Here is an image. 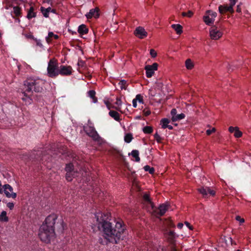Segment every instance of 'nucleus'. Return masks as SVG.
I'll use <instances>...</instances> for the list:
<instances>
[{"mask_svg": "<svg viewBox=\"0 0 251 251\" xmlns=\"http://www.w3.org/2000/svg\"><path fill=\"white\" fill-rule=\"evenodd\" d=\"M57 216L50 214L45 219V223L40 226L38 235L41 240L46 243H49L54 238V225Z\"/></svg>", "mask_w": 251, "mask_h": 251, "instance_id": "nucleus-2", "label": "nucleus"}, {"mask_svg": "<svg viewBox=\"0 0 251 251\" xmlns=\"http://www.w3.org/2000/svg\"><path fill=\"white\" fill-rule=\"evenodd\" d=\"M185 117V115L183 113H181L179 114H176V115L175 116H173V117H172V121L174 122L177 121L182 120L184 119Z\"/></svg>", "mask_w": 251, "mask_h": 251, "instance_id": "nucleus-21", "label": "nucleus"}, {"mask_svg": "<svg viewBox=\"0 0 251 251\" xmlns=\"http://www.w3.org/2000/svg\"><path fill=\"white\" fill-rule=\"evenodd\" d=\"M235 219L237 220V221H238L240 222V223H243L244 222H245V220L243 218H241L240 217V216H236L235 217Z\"/></svg>", "mask_w": 251, "mask_h": 251, "instance_id": "nucleus-46", "label": "nucleus"}, {"mask_svg": "<svg viewBox=\"0 0 251 251\" xmlns=\"http://www.w3.org/2000/svg\"><path fill=\"white\" fill-rule=\"evenodd\" d=\"M84 130L87 135L91 137L94 141L99 143L102 142V138L99 136L94 127L91 126H84Z\"/></svg>", "mask_w": 251, "mask_h": 251, "instance_id": "nucleus-5", "label": "nucleus"}, {"mask_svg": "<svg viewBox=\"0 0 251 251\" xmlns=\"http://www.w3.org/2000/svg\"><path fill=\"white\" fill-rule=\"evenodd\" d=\"M84 62L82 60H79L78 61L77 65L79 67H83L84 66Z\"/></svg>", "mask_w": 251, "mask_h": 251, "instance_id": "nucleus-54", "label": "nucleus"}, {"mask_svg": "<svg viewBox=\"0 0 251 251\" xmlns=\"http://www.w3.org/2000/svg\"><path fill=\"white\" fill-rule=\"evenodd\" d=\"M238 0H229L230 4L228 6L227 4L220 5L219 6V11L221 14H224L226 12H229L231 13L234 12L233 7L235 5Z\"/></svg>", "mask_w": 251, "mask_h": 251, "instance_id": "nucleus-6", "label": "nucleus"}, {"mask_svg": "<svg viewBox=\"0 0 251 251\" xmlns=\"http://www.w3.org/2000/svg\"><path fill=\"white\" fill-rule=\"evenodd\" d=\"M183 226V224L181 223H178L177 225L178 228L181 229Z\"/></svg>", "mask_w": 251, "mask_h": 251, "instance_id": "nucleus-58", "label": "nucleus"}, {"mask_svg": "<svg viewBox=\"0 0 251 251\" xmlns=\"http://www.w3.org/2000/svg\"><path fill=\"white\" fill-rule=\"evenodd\" d=\"M25 36L28 39H32L33 40H34L35 39V38L33 37V36L30 34H26Z\"/></svg>", "mask_w": 251, "mask_h": 251, "instance_id": "nucleus-56", "label": "nucleus"}, {"mask_svg": "<svg viewBox=\"0 0 251 251\" xmlns=\"http://www.w3.org/2000/svg\"><path fill=\"white\" fill-rule=\"evenodd\" d=\"M144 169L145 171H148L151 174H153L154 172V169L153 167H151L149 165L145 166Z\"/></svg>", "mask_w": 251, "mask_h": 251, "instance_id": "nucleus-33", "label": "nucleus"}, {"mask_svg": "<svg viewBox=\"0 0 251 251\" xmlns=\"http://www.w3.org/2000/svg\"><path fill=\"white\" fill-rule=\"evenodd\" d=\"M110 214L98 213L95 214V217L98 223V227L103 231L104 237L113 244H117L121 238L122 235L125 231V227L120 222L114 224L108 221Z\"/></svg>", "mask_w": 251, "mask_h": 251, "instance_id": "nucleus-1", "label": "nucleus"}, {"mask_svg": "<svg viewBox=\"0 0 251 251\" xmlns=\"http://www.w3.org/2000/svg\"><path fill=\"white\" fill-rule=\"evenodd\" d=\"M185 66L188 70H191L193 68L194 64L190 59H187L186 60Z\"/></svg>", "mask_w": 251, "mask_h": 251, "instance_id": "nucleus-27", "label": "nucleus"}, {"mask_svg": "<svg viewBox=\"0 0 251 251\" xmlns=\"http://www.w3.org/2000/svg\"><path fill=\"white\" fill-rule=\"evenodd\" d=\"M132 104H133V106L134 107H136L137 106V100H135V99H133V100H132Z\"/></svg>", "mask_w": 251, "mask_h": 251, "instance_id": "nucleus-57", "label": "nucleus"}, {"mask_svg": "<svg viewBox=\"0 0 251 251\" xmlns=\"http://www.w3.org/2000/svg\"><path fill=\"white\" fill-rule=\"evenodd\" d=\"M72 67L71 66H66L61 65L60 67L59 75H69L72 74Z\"/></svg>", "mask_w": 251, "mask_h": 251, "instance_id": "nucleus-13", "label": "nucleus"}, {"mask_svg": "<svg viewBox=\"0 0 251 251\" xmlns=\"http://www.w3.org/2000/svg\"><path fill=\"white\" fill-rule=\"evenodd\" d=\"M177 114V111L176 110V109L175 108H173L172 109L171 111V115L172 116V117H173V116H175Z\"/></svg>", "mask_w": 251, "mask_h": 251, "instance_id": "nucleus-45", "label": "nucleus"}, {"mask_svg": "<svg viewBox=\"0 0 251 251\" xmlns=\"http://www.w3.org/2000/svg\"><path fill=\"white\" fill-rule=\"evenodd\" d=\"M170 121L167 118L162 119L161 120V123L162 124V128H166L168 125V124L170 123Z\"/></svg>", "mask_w": 251, "mask_h": 251, "instance_id": "nucleus-28", "label": "nucleus"}, {"mask_svg": "<svg viewBox=\"0 0 251 251\" xmlns=\"http://www.w3.org/2000/svg\"><path fill=\"white\" fill-rule=\"evenodd\" d=\"M134 34L140 39H143L147 36L148 33L142 26L137 27L135 31Z\"/></svg>", "mask_w": 251, "mask_h": 251, "instance_id": "nucleus-11", "label": "nucleus"}, {"mask_svg": "<svg viewBox=\"0 0 251 251\" xmlns=\"http://www.w3.org/2000/svg\"><path fill=\"white\" fill-rule=\"evenodd\" d=\"M209 34L211 39L216 40L222 37L223 33L218 28L217 26L213 25L210 28Z\"/></svg>", "mask_w": 251, "mask_h": 251, "instance_id": "nucleus-8", "label": "nucleus"}, {"mask_svg": "<svg viewBox=\"0 0 251 251\" xmlns=\"http://www.w3.org/2000/svg\"><path fill=\"white\" fill-rule=\"evenodd\" d=\"M13 13L16 16H19L21 14L20 8L18 6L13 7Z\"/></svg>", "mask_w": 251, "mask_h": 251, "instance_id": "nucleus-36", "label": "nucleus"}, {"mask_svg": "<svg viewBox=\"0 0 251 251\" xmlns=\"http://www.w3.org/2000/svg\"><path fill=\"white\" fill-rule=\"evenodd\" d=\"M52 37H54L55 39H57L59 38L57 35L54 34L52 32H49L48 33V36L46 38L47 42L48 43L51 42L50 38Z\"/></svg>", "mask_w": 251, "mask_h": 251, "instance_id": "nucleus-24", "label": "nucleus"}, {"mask_svg": "<svg viewBox=\"0 0 251 251\" xmlns=\"http://www.w3.org/2000/svg\"><path fill=\"white\" fill-rule=\"evenodd\" d=\"M59 69L57 60L54 58L50 59L47 68L48 75L52 78L56 77L59 75Z\"/></svg>", "mask_w": 251, "mask_h": 251, "instance_id": "nucleus-4", "label": "nucleus"}, {"mask_svg": "<svg viewBox=\"0 0 251 251\" xmlns=\"http://www.w3.org/2000/svg\"><path fill=\"white\" fill-rule=\"evenodd\" d=\"M171 27L175 29L177 34H180L182 32V26L179 24H173Z\"/></svg>", "mask_w": 251, "mask_h": 251, "instance_id": "nucleus-17", "label": "nucleus"}, {"mask_svg": "<svg viewBox=\"0 0 251 251\" xmlns=\"http://www.w3.org/2000/svg\"><path fill=\"white\" fill-rule=\"evenodd\" d=\"M14 204L13 202H8L7 204V206L10 209L12 210L14 208Z\"/></svg>", "mask_w": 251, "mask_h": 251, "instance_id": "nucleus-49", "label": "nucleus"}, {"mask_svg": "<svg viewBox=\"0 0 251 251\" xmlns=\"http://www.w3.org/2000/svg\"><path fill=\"white\" fill-rule=\"evenodd\" d=\"M175 233L174 232V231H170L169 232V236L171 237V238H174L175 237Z\"/></svg>", "mask_w": 251, "mask_h": 251, "instance_id": "nucleus-52", "label": "nucleus"}, {"mask_svg": "<svg viewBox=\"0 0 251 251\" xmlns=\"http://www.w3.org/2000/svg\"><path fill=\"white\" fill-rule=\"evenodd\" d=\"M185 224L186 226L191 230L193 229V227L192 226H191L190 224L188 223V222H185Z\"/></svg>", "mask_w": 251, "mask_h": 251, "instance_id": "nucleus-55", "label": "nucleus"}, {"mask_svg": "<svg viewBox=\"0 0 251 251\" xmlns=\"http://www.w3.org/2000/svg\"><path fill=\"white\" fill-rule=\"evenodd\" d=\"M104 237V240L102 239L101 238H100L99 239V242L101 244H102V245H104V244H107L108 243H110L109 241L107 240V239L106 238H105V237Z\"/></svg>", "mask_w": 251, "mask_h": 251, "instance_id": "nucleus-38", "label": "nucleus"}, {"mask_svg": "<svg viewBox=\"0 0 251 251\" xmlns=\"http://www.w3.org/2000/svg\"><path fill=\"white\" fill-rule=\"evenodd\" d=\"M236 130V126L233 127V126H230L228 128V130L230 132L232 133L234 131H235Z\"/></svg>", "mask_w": 251, "mask_h": 251, "instance_id": "nucleus-53", "label": "nucleus"}, {"mask_svg": "<svg viewBox=\"0 0 251 251\" xmlns=\"http://www.w3.org/2000/svg\"><path fill=\"white\" fill-rule=\"evenodd\" d=\"M75 176V173L68 172L66 173V178L68 181H71L72 180V178Z\"/></svg>", "mask_w": 251, "mask_h": 251, "instance_id": "nucleus-31", "label": "nucleus"}, {"mask_svg": "<svg viewBox=\"0 0 251 251\" xmlns=\"http://www.w3.org/2000/svg\"><path fill=\"white\" fill-rule=\"evenodd\" d=\"M115 104L118 106H120L122 104V100L120 98H116V101L115 102Z\"/></svg>", "mask_w": 251, "mask_h": 251, "instance_id": "nucleus-47", "label": "nucleus"}, {"mask_svg": "<svg viewBox=\"0 0 251 251\" xmlns=\"http://www.w3.org/2000/svg\"><path fill=\"white\" fill-rule=\"evenodd\" d=\"M115 108H116V109H117V110L120 111V108H119V107H116Z\"/></svg>", "mask_w": 251, "mask_h": 251, "instance_id": "nucleus-64", "label": "nucleus"}, {"mask_svg": "<svg viewBox=\"0 0 251 251\" xmlns=\"http://www.w3.org/2000/svg\"><path fill=\"white\" fill-rule=\"evenodd\" d=\"M74 166L72 164L70 163L66 165V166L65 167V171L67 173L68 172H72L73 169H74Z\"/></svg>", "mask_w": 251, "mask_h": 251, "instance_id": "nucleus-35", "label": "nucleus"}, {"mask_svg": "<svg viewBox=\"0 0 251 251\" xmlns=\"http://www.w3.org/2000/svg\"><path fill=\"white\" fill-rule=\"evenodd\" d=\"M109 114L111 117L114 118L116 121H119V122L120 121V115L117 112L114 111V110H111L109 112Z\"/></svg>", "mask_w": 251, "mask_h": 251, "instance_id": "nucleus-19", "label": "nucleus"}, {"mask_svg": "<svg viewBox=\"0 0 251 251\" xmlns=\"http://www.w3.org/2000/svg\"><path fill=\"white\" fill-rule=\"evenodd\" d=\"M96 92L94 90H90L88 91L89 96L93 99V102L96 103L97 102V99L95 97Z\"/></svg>", "mask_w": 251, "mask_h": 251, "instance_id": "nucleus-26", "label": "nucleus"}, {"mask_svg": "<svg viewBox=\"0 0 251 251\" xmlns=\"http://www.w3.org/2000/svg\"><path fill=\"white\" fill-rule=\"evenodd\" d=\"M49 156L46 154L43 155L41 158L42 161H47V159H49Z\"/></svg>", "mask_w": 251, "mask_h": 251, "instance_id": "nucleus-51", "label": "nucleus"}, {"mask_svg": "<svg viewBox=\"0 0 251 251\" xmlns=\"http://www.w3.org/2000/svg\"><path fill=\"white\" fill-rule=\"evenodd\" d=\"M158 64L157 63H154L151 65H147L145 67V69L146 71V76L147 77H151L154 73V71L157 70Z\"/></svg>", "mask_w": 251, "mask_h": 251, "instance_id": "nucleus-10", "label": "nucleus"}, {"mask_svg": "<svg viewBox=\"0 0 251 251\" xmlns=\"http://www.w3.org/2000/svg\"><path fill=\"white\" fill-rule=\"evenodd\" d=\"M132 138L133 137L132 134L130 133H128L125 135L124 140L126 142L129 143L131 141Z\"/></svg>", "mask_w": 251, "mask_h": 251, "instance_id": "nucleus-32", "label": "nucleus"}, {"mask_svg": "<svg viewBox=\"0 0 251 251\" xmlns=\"http://www.w3.org/2000/svg\"><path fill=\"white\" fill-rule=\"evenodd\" d=\"M130 154V153H129V155ZM131 155L135 158L136 162H139L140 160L139 157V151L137 150H133L131 152Z\"/></svg>", "mask_w": 251, "mask_h": 251, "instance_id": "nucleus-25", "label": "nucleus"}, {"mask_svg": "<svg viewBox=\"0 0 251 251\" xmlns=\"http://www.w3.org/2000/svg\"><path fill=\"white\" fill-rule=\"evenodd\" d=\"M169 206V204L168 203L161 204L158 208L154 207L153 209H152V212L156 217L162 216L168 209Z\"/></svg>", "mask_w": 251, "mask_h": 251, "instance_id": "nucleus-7", "label": "nucleus"}, {"mask_svg": "<svg viewBox=\"0 0 251 251\" xmlns=\"http://www.w3.org/2000/svg\"><path fill=\"white\" fill-rule=\"evenodd\" d=\"M154 138L158 143H160L162 140L161 137L156 132L154 135Z\"/></svg>", "mask_w": 251, "mask_h": 251, "instance_id": "nucleus-41", "label": "nucleus"}, {"mask_svg": "<svg viewBox=\"0 0 251 251\" xmlns=\"http://www.w3.org/2000/svg\"><path fill=\"white\" fill-rule=\"evenodd\" d=\"M143 131L146 134H150L152 132L153 129L151 126H146L143 128Z\"/></svg>", "mask_w": 251, "mask_h": 251, "instance_id": "nucleus-29", "label": "nucleus"}, {"mask_svg": "<svg viewBox=\"0 0 251 251\" xmlns=\"http://www.w3.org/2000/svg\"><path fill=\"white\" fill-rule=\"evenodd\" d=\"M242 136V132L239 130V127L236 126V130L234 131V136L236 138L241 137Z\"/></svg>", "mask_w": 251, "mask_h": 251, "instance_id": "nucleus-34", "label": "nucleus"}, {"mask_svg": "<svg viewBox=\"0 0 251 251\" xmlns=\"http://www.w3.org/2000/svg\"><path fill=\"white\" fill-rule=\"evenodd\" d=\"M44 82L40 79L28 78L24 82L23 94L25 97L32 100L33 92H41L43 90Z\"/></svg>", "mask_w": 251, "mask_h": 251, "instance_id": "nucleus-3", "label": "nucleus"}, {"mask_svg": "<svg viewBox=\"0 0 251 251\" xmlns=\"http://www.w3.org/2000/svg\"><path fill=\"white\" fill-rule=\"evenodd\" d=\"M150 54L151 56V57H153V58L155 57L156 56V55H157L156 52L153 49H151L150 50Z\"/></svg>", "mask_w": 251, "mask_h": 251, "instance_id": "nucleus-44", "label": "nucleus"}, {"mask_svg": "<svg viewBox=\"0 0 251 251\" xmlns=\"http://www.w3.org/2000/svg\"><path fill=\"white\" fill-rule=\"evenodd\" d=\"M117 153L120 155V156H123L122 154L121 153V152L120 151H117Z\"/></svg>", "mask_w": 251, "mask_h": 251, "instance_id": "nucleus-62", "label": "nucleus"}, {"mask_svg": "<svg viewBox=\"0 0 251 251\" xmlns=\"http://www.w3.org/2000/svg\"><path fill=\"white\" fill-rule=\"evenodd\" d=\"M119 84L121 89H126L127 86V82L125 80H121L120 81Z\"/></svg>", "mask_w": 251, "mask_h": 251, "instance_id": "nucleus-30", "label": "nucleus"}, {"mask_svg": "<svg viewBox=\"0 0 251 251\" xmlns=\"http://www.w3.org/2000/svg\"><path fill=\"white\" fill-rule=\"evenodd\" d=\"M0 221L7 222L8 221V217L6 216V212L2 211L0 215Z\"/></svg>", "mask_w": 251, "mask_h": 251, "instance_id": "nucleus-23", "label": "nucleus"}, {"mask_svg": "<svg viewBox=\"0 0 251 251\" xmlns=\"http://www.w3.org/2000/svg\"><path fill=\"white\" fill-rule=\"evenodd\" d=\"M41 11L42 13L44 16L46 18L49 17V13L50 12V10H51V8L50 7L45 8L43 7H41Z\"/></svg>", "mask_w": 251, "mask_h": 251, "instance_id": "nucleus-22", "label": "nucleus"}, {"mask_svg": "<svg viewBox=\"0 0 251 251\" xmlns=\"http://www.w3.org/2000/svg\"><path fill=\"white\" fill-rule=\"evenodd\" d=\"M135 100H138V101L140 103H143V99L142 96H141L140 95H137L135 98Z\"/></svg>", "mask_w": 251, "mask_h": 251, "instance_id": "nucleus-40", "label": "nucleus"}, {"mask_svg": "<svg viewBox=\"0 0 251 251\" xmlns=\"http://www.w3.org/2000/svg\"><path fill=\"white\" fill-rule=\"evenodd\" d=\"M167 127L169 129H172L173 128V126L171 125H168Z\"/></svg>", "mask_w": 251, "mask_h": 251, "instance_id": "nucleus-60", "label": "nucleus"}, {"mask_svg": "<svg viewBox=\"0 0 251 251\" xmlns=\"http://www.w3.org/2000/svg\"><path fill=\"white\" fill-rule=\"evenodd\" d=\"M206 13L207 14H208L209 16H211V18H213L215 19V18L217 16V13L215 12H213L211 10H207L206 11Z\"/></svg>", "mask_w": 251, "mask_h": 251, "instance_id": "nucleus-37", "label": "nucleus"}, {"mask_svg": "<svg viewBox=\"0 0 251 251\" xmlns=\"http://www.w3.org/2000/svg\"><path fill=\"white\" fill-rule=\"evenodd\" d=\"M59 227L58 228V231H59L60 232H63V230H64V222L63 221H61L60 223H59Z\"/></svg>", "mask_w": 251, "mask_h": 251, "instance_id": "nucleus-42", "label": "nucleus"}, {"mask_svg": "<svg viewBox=\"0 0 251 251\" xmlns=\"http://www.w3.org/2000/svg\"><path fill=\"white\" fill-rule=\"evenodd\" d=\"M34 8L32 6H31L29 9L28 10L27 15L26 17L28 19H30L32 18L35 17L36 16V13L34 12Z\"/></svg>", "mask_w": 251, "mask_h": 251, "instance_id": "nucleus-20", "label": "nucleus"}, {"mask_svg": "<svg viewBox=\"0 0 251 251\" xmlns=\"http://www.w3.org/2000/svg\"><path fill=\"white\" fill-rule=\"evenodd\" d=\"M216 131V129L214 127H213L212 128V129H207L206 131V134L207 135H210L211 134H212V133H214Z\"/></svg>", "mask_w": 251, "mask_h": 251, "instance_id": "nucleus-43", "label": "nucleus"}, {"mask_svg": "<svg viewBox=\"0 0 251 251\" xmlns=\"http://www.w3.org/2000/svg\"><path fill=\"white\" fill-rule=\"evenodd\" d=\"M34 40L36 42V45L38 46H39L40 47H43V45L42 44H41V41L40 40H38L36 38H35L34 39Z\"/></svg>", "mask_w": 251, "mask_h": 251, "instance_id": "nucleus-48", "label": "nucleus"}, {"mask_svg": "<svg viewBox=\"0 0 251 251\" xmlns=\"http://www.w3.org/2000/svg\"><path fill=\"white\" fill-rule=\"evenodd\" d=\"M172 251H177L174 248H172Z\"/></svg>", "mask_w": 251, "mask_h": 251, "instance_id": "nucleus-63", "label": "nucleus"}, {"mask_svg": "<svg viewBox=\"0 0 251 251\" xmlns=\"http://www.w3.org/2000/svg\"><path fill=\"white\" fill-rule=\"evenodd\" d=\"M143 198L144 201L146 202L147 204L151 206V209H153L154 204L151 201L150 196L147 194H145L143 195Z\"/></svg>", "mask_w": 251, "mask_h": 251, "instance_id": "nucleus-15", "label": "nucleus"}, {"mask_svg": "<svg viewBox=\"0 0 251 251\" xmlns=\"http://www.w3.org/2000/svg\"><path fill=\"white\" fill-rule=\"evenodd\" d=\"M203 19L205 23L208 25L213 24L215 20L214 18H210L209 15L204 16Z\"/></svg>", "mask_w": 251, "mask_h": 251, "instance_id": "nucleus-18", "label": "nucleus"}, {"mask_svg": "<svg viewBox=\"0 0 251 251\" xmlns=\"http://www.w3.org/2000/svg\"><path fill=\"white\" fill-rule=\"evenodd\" d=\"M3 192L6 197L8 198L15 199L17 194L13 192V188L9 184H5L3 186Z\"/></svg>", "mask_w": 251, "mask_h": 251, "instance_id": "nucleus-9", "label": "nucleus"}, {"mask_svg": "<svg viewBox=\"0 0 251 251\" xmlns=\"http://www.w3.org/2000/svg\"><path fill=\"white\" fill-rule=\"evenodd\" d=\"M236 11H237V12H239H239H241V8H240V5H237V6Z\"/></svg>", "mask_w": 251, "mask_h": 251, "instance_id": "nucleus-59", "label": "nucleus"}, {"mask_svg": "<svg viewBox=\"0 0 251 251\" xmlns=\"http://www.w3.org/2000/svg\"><path fill=\"white\" fill-rule=\"evenodd\" d=\"M50 12H52V13H55V12H56V10H55V9H51V10H50Z\"/></svg>", "mask_w": 251, "mask_h": 251, "instance_id": "nucleus-61", "label": "nucleus"}, {"mask_svg": "<svg viewBox=\"0 0 251 251\" xmlns=\"http://www.w3.org/2000/svg\"><path fill=\"white\" fill-rule=\"evenodd\" d=\"M198 191L204 198L207 196L208 193L211 196H214L215 194V192L214 190H211L208 187L200 188L198 189Z\"/></svg>", "mask_w": 251, "mask_h": 251, "instance_id": "nucleus-12", "label": "nucleus"}, {"mask_svg": "<svg viewBox=\"0 0 251 251\" xmlns=\"http://www.w3.org/2000/svg\"><path fill=\"white\" fill-rule=\"evenodd\" d=\"M78 32L80 34H86L88 32V29L85 25H81L78 28Z\"/></svg>", "mask_w": 251, "mask_h": 251, "instance_id": "nucleus-16", "label": "nucleus"}, {"mask_svg": "<svg viewBox=\"0 0 251 251\" xmlns=\"http://www.w3.org/2000/svg\"><path fill=\"white\" fill-rule=\"evenodd\" d=\"M193 15V13L191 11H189L187 13L182 12V15L184 17L187 16L189 18L191 17Z\"/></svg>", "mask_w": 251, "mask_h": 251, "instance_id": "nucleus-39", "label": "nucleus"}, {"mask_svg": "<svg viewBox=\"0 0 251 251\" xmlns=\"http://www.w3.org/2000/svg\"><path fill=\"white\" fill-rule=\"evenodd\" d=\"M144 115L146 116H149L151 114V111L149 109H145L143 110Z\"/></svg>", "mask_w": 251, "mask_h": 251, "instance_id": "nucleus-50", "label": "nucleus"}, {"mask_svg": "<svg viewBox=\"0 0 251 251\" xmlns=\"http://www.w3.org/2000/svg\"><path fill=\"white\" fill-rule=\"evenodd\" d=\"M98 12L99 9L98 8L92 9L90 10L89 12L86 15V16L87 19H91L92 17L97 18L99 16Z\"/></svg>", "mask_w": 251, "mask_h": 251, "instance_id": "nucleus-14", "label": "nucleus"}]
</instances>
